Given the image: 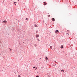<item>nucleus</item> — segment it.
<instances>
[{
  "mask_svg": "<svg viewBox=\"0 0 77 77\" xmlns=\"http://www.w3.org/2000/svg\"><path fill=\"white\" fill-rule=\"evenodd\" d=\"M43 3L44 4V5L45 6V5H47V2H44Z\"/></svg>",
  "mask_w": 77,
  "mask_h": 77,
  "instance_id": "nucleus-1",
  "label": "nucleus"
},
{
  "mask_svg": "<svg viewBox=\"0 0 77 77\" xmlns=\"http://www.w3.org/2000/svg\"><path fill=\"white\" fill-rule=\"evenodd\" d=\"M2 23H7V21L6 20H4L2 22Z\"/></svg>",
  "mask_w": 77,
  "mask_h": 77,
  "instance_id": "nucleus-3",
  "label": "nucleus"
},
{
  "mask_svg": "<svg viewBox=\"0 0 77 77\" xmlns=\"http://www.w3.org/2000/svg\"><path fill=\"white\" fill-rule=\"evenodd\" d=\"M18 77H21V76H20V75H18Z\"/></svg>",
  "mask_w": 77,
  "mask_h": 77,
  "instance_id": "nucleus-12",
  "label": "nucleus"
},
{
  "mask_svg": "<svg viewBox=\"0 0 77 77\" xmlns=\"http://www.w3.org/2000/svg\"><path fill=\"white\" fill-rule=\"evenodd\" d=\"M33 68H36V66H34L33 67Z\"/></svg>",
  "mask_w": 77,
  "mask_h": 77,
  "instance_id": "nucleus-14",
  "label": "nucleus"
},
{
  "mask_svg": "<svg viewBox=\"0 0 77 77\" xmlns=\"http://www.w3.org/2000/svg\"><path fill=\"white\" fill-rule=\"evenodd\" d=\"M36 77H39V76L37 75V76H36Z\"/></svg>",
  "mask_w": 77,
  "mask_h": 77,
  "instance_id": "nucleus-15",
  "label": "nucleus"
},
{
  "mask_svg": "<svg viewBox=\"0 0 77 77\" xmlns=\"http://www.w3.org/2000/svg\"><path fill=\"white\" fill-rule=\"evenodd\" d=\"M46 60H48V58L47 57H46Z\"/></svg>",
  "mask_w": 77,
  "mask_h": 77,
  "instance_id": "nucleus-7",
  "label": "nucleus"
},
{
  "mask_svg": "<svg viewBox=\"0 0 77 77\" xmlns=\"http://www.w3.org/2000/svg\"><path fill=\"white\" fill-rule=\"evenodd\" d=\"M54 47V48H55V46Z\"/></svg>",
  "mask_w": 77,
  "mask_h": 77,
  "instance_id": "nucleus-25",
  "label": "nucleus"
},
{
  "mask_svg": "<svg viewBox=\"0 0 77 77\" xmlns=\"http://www.w3.org/2000/svg\"><path fill=\"white\" fill-rule=\"evenodd\" d=\"M37 40H38V38H37Z\"/></svg>",
  "mask_w": 77,
  "mask_h": 77,
  "instance_id": "nucleus-23",
  "label": "nucleus"
},
{
  "mask_svg": "<svg viewBox=\"0 0 77 77\" xmlns=\"http://www.w3.org/2000/svg\"><path fill=\"white\" fill-rule=\"evenodd\" d=\"M59 32V30H57L56 31H55V33H57V32Z\"/></svg>",
  "mask_w": 77,
  "mask_h": 77,
  "instance_id": "nucleus-5",
  "label": "nucleus"
},
{
  "mask_svg": "<svg viewBox=\"0 0 77 77\" xmlns=\"http://www.w3.org/2000/svg\"><path fill=\"white\" fill-rule=\"evenodd\" d=\"M60 48H63V46H61L60 47Z\"/></svg>",
  "mask_w": 77,
  "mask_h": 77,
  "instance_id": "nucleus-8",
  "label": "nucleus"
},
{
  "mask_svg": "<svg viewBox=\"0 0 77 77\" xmlns=\"http://www.w3.org/2000/svg\"><path fill=\"white\" fill-rule=\"evenodd\" d=\"M68 35H69V34H68Z\"/></svg>",
  "mask_w": 77,
  "mask_h": 77,
  "instance_id": "nucleus-27",
  "label": "nucleus"
},
{
  "mask_svg": "<svg viewBox=\"0 0 77 77\" xmlns=\"http://www.w3.org/2000/svg\"><path fill=\"white\" fill-rule=\"evenodd\" d=\"M15 5H16V4H15Z\"/></svg>",
  "mask_w": 77,
  "mask_h": 77,
  "instance_id": "nucleus-22",
  "label": "nucleus"
},
{
  "mask_svg": "<svg viewBox=\"0 0 77 77\" xmlns=\"http://www.w3.org/2000/svg\"><path fill=\"white\" fill-rule=\"evenodd\" d=\"M63 72H64V70H63Z\"/></svg>",
  "mask_w": 77,
  "mask_h": 77,
  "instance_id": "nucleus-21",
  "label": "nucleus"
},
{
  "mask_svg": "<svg viewBox=\"0 0 77 77\" xmlns=\"http://www.w3.org/2000/svg\"><path fill=\"white\" fill-rule=\"evenodd\" d=\"M36 33H38V31H37L36 32Z\"/></svg>",
  "mask_w": 77,
  "mask_h": 77,
  "instance_id": "nucleus-20",
  "label": "nucleus"
},
{
  "mask_svg": "<svg viewBox=\"0 0 77 77\" xmlns=\"http://www.w3.org/2000/svg\"><path fill=\"white\" fill-rule=\"evenodd\" d=\"M37 26L36 25H35V27H37Z\"/></svg>",
  "mask_w": 77,
  "mask_h": 77,
  "instance_id": "nucleus-9",
  "label": "nucleus"
},
{
  "mask_svg": "<svg viewBox=\"0 0 77 77\" xmlns=\"http://www.w3.org/2000/svg\"><path fill=\"white\" fill-rule=\"evenodd\" d=\"M50 15H48V17H50Z\"/></svg>",
  "mask_w": 77,
  "mask_h": 77,
  "instance_id": "nucleus-11",
  "label": "nucleus"
},
{
  "mask_svg": "<svg viewBox=\"0 0 77 77\" xmlns=\"http://www.w3.org/2000/svg\"><path fill=\"white\" fill-rule=\"evenodd\" d=\"M54 18H52V21H54Z\"/></svg>",
  "mask_w": 77,
  "mask_h": 77,
  "instance_id": "nucleus-2",
  "label": "nucleus"
},
{
  "mask_svg": "<svg viewBox=\"0 0 77 77\" xmlns=\"http://www.w3.org/2000/svg\"><path fill=\"white\" fill-rule=\"evenodd\" d=\"M15 3H17V2H14V4H15Z\"/></svg>",
  "mask_w": 77,
  "mask_h": 77,
  "instance_id": "nucleus-13",
  "label": "nucleus"
},
{
  "mask_svg": "<svg viewBox=\"0 0 77 77\" xmlns=\"http://www.w3.org/2000/svg\"><path fill=\"white\" fill-rule=\"evenodd\" d=\"M61 71L62 72V71H63V70H61Z\"/></svg>",
  "mask_w": 77,
  "mask_h": 77,
  "instance_id": "nucleus-19",
  "label": "nucleus"
},
{
  "mask_svg": "<svg viewBox=\"0 0 77 77\" xmlns=\"http://www.w3.org/2000/svg\"><path fill=\"white\" fill-rule=\"evenodd\" d=\"M10 51H12V49H10Z\"/></svg>",
  "mask_w": 77,
  "mask_h": 77,
  "instance_id": "nucleus-16",
  "label": "nucleus"
},
{
  "mask_svg": "<svg viewBox=\"0 0 77 77\" xmlns=\"http://www.w3.org/2000/svg\"><path fill=\"white\" fill-rule=\"evenodd\" d=\"M18 1H19V0H18Z\"/></svg>",
  "mask_w": 77,
  "mask_h": 77,
  "instance_id": "nucleus-24",
  "label": "nucleus"
},
{
  "mask_svg": "<svg viewBox=\"0 0 77 77\" xmlns=\"http://www.w3.org/2000/svg\"><path fill=\"white\" fill-rule=\"evenodd\" d=\"M38 41H41V40H39V39H38Z\"/></svg>",
  "mask_w": 77,
  "mask_h": 77,
  "instance_id": "nucleus-18",
  "label": "nucleus"
},
{
  "mask_svg": "<svg viewBox=\"0 0 77 77\" xmlns=\"http://www.w3.org/2000/svg\"><path fill=\"white\" fill-rule=\"evenodd\" d=\"M40 59H41V58H40Z\"/></svg>",
  "mask_w": 77,
  "mask_h": 77,
  "instance_id": "nucleus-26",
  "label": "nucleus"
},
{
  "mask_svg": "<svg viewBox=\"0 0 77 77\" xmlns=\"http://www.w3.org/2000/svg\"><path fill=\"white\" fill-rule=\"evenodd\" d=\"M35 69H37V67H36V68Z\"/></svg>",
  "mask_w": 77,
  "mask_h": 77,
  "instance_id": "nucleus-17",
  "label": "nucleus"
},
{
  "mask_svg": "<svg viewBox=\"0 0 77 77\" xmlns=\"http://www.w3.org/2000/svg\"><path fill=\"white\" fill-rule=\"evenodd\" d=\"M35 36L36 38H37V37H38L39 36V35L37 34Z\"/></svg>",
  "mask_w": 77,
  "mask_h": 77,
  "instance_id": "nucleus-6",
  "label": "nucleus"
},
{
  "mask_svg": "<svg viewBox=\"0 0 77 77\" xmlns=\"http://www.w3.org/2000/svg\"><path fill=\"white\" fill-rule=\"evenodd\" d=\"M52 48H53V47H52V46H51L50 47V50H51V49H52Z\"/></svg>",
  "mask_w": 77,
  "mask_h": 77,
  "instance_id": "nucleus-4",
  "label": "nucleus"
},
{
  "mask_svg": "<svg viewBox=\"0 0 77 77\" xmlns=\"http://www.w3.org/2000/svg\"><path fill=\"white\" fill-rule=\"evenodd\" d=\"M26 20H27V21H28V20H27V18H26Z\"/></svg>",
  "mask_w": 77,
  "mask_h": 77,
  "instance_id": "nucleus-10",
  "label": "nucleus"
}]
</instances>
